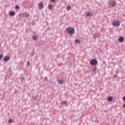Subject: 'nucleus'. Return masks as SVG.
Segmentation results:
<instances>
[{"instance_id": "obj_16", "label": "nucleus", "mask_w": 125, "mask_h": 125, "mask_svg": "<svg viewBox=\"0 0 125 125\" xmlns=\"http://www.w3.org/2000/svg\"><path fill=\"white\" fill-rule=\"evenodd\" d=\"M67 103V102L66 101H62V102L61 103V105H65Z\"/></svg>"}, {"instance_id": "obj_10", "label": "nucleus", "mask_w": 125, "mask_h": 125, "mask_svg": "<svg viewBox=\"0 0 125 125\" xmlns=\"http://www.w3.org/2000/svg\"><path fill=\"white\" fill-rule=\"evenodd\" d=\"M107 100L108 101H109V102H112V101H113V97L112 96L108 97Z\"/></svg>"}, {"instance_id": "obj_22", "label": "nucleus", "mask_w": 125, "mask_h": 125, "mask_svg": "<svg viewBox=\"0 0 125 125\" xmlns=\"http://www.w3.org/2000/svg\"><path fill=\"white\" fill-rule=\"evenodd\" d=\"M8 122L10 124H11V123H13V121H12V119H10L9 120Z\"/></svg>"}, {"instance_id": "obj_9", "label": "nucleus", "mask_w": 125, "mask_h": 125, "mask_svg": "<svg viewBox=\"0 0 125 125\" xmlns=\"http://www.w3.org/2000/svg\"><path fill=\"white\" fill-rule=\"evenodd\" d=\"M23 17H28V16H30V14L29 13L26 12L23 14Z\"/></svg>"}, {"instance_id": "obj_24", "label": "nucleus", "mask_w": 125, "mask_h": 125, "mask_svg": "<svg viewBox=\"0 0 125 125\" xmlns=\"http://www.w3.org/2000/svg\"><path fill=\"white\" fill-rule=\"evenodd\" d=\"M34 51L31 53V56H33V55H34Z\"/></svg>"}, {"instance_id": "obj_5", "label": "nucleus", "mask_w": 125, "mask_h": 125, "mask_svg": "<svg viewBox=\"0 0 125 125\" xmlns=\"http://www.w3.org/2000/svg\"><path fill=\"white\" fill-rule=\"evenodd\" d=\"M10 60V57L8 56H5L4 57L3 61L4 62H7V61H9Z\"/></svg>"}, {"instance_id": "obj_14", "label": "nucleus", "mask_w": 125, "mask_h": 125, "mask_svg": "<svg viewBox=\"0 0 125 125\" xmlns=\"http://www.w3.org/2000/svg\"><path fill=\"white\" fill-rule=\"evenodd\" d=\"M58 83L60 84H63L64 83V80H59Z\"/></svg>"}, {"instance_id": "obj_13", "label": "nucleus", "mask_w": 125, "mask_h": 125, "mask_svg": "<svg viewBox=\"0 0 125 125\" xmlns=\"http://www.w3.org/2000/svg\"><path fill=\"white\" fill-rule=\"evenodd\" d=\"M74 42L75 43H78V44H79V43H81V40H75V41H74Z\"/></svg>"}, {"instance_id": "obj_7", "label": "nucleus", "mask_w": 125, "mask_h": 125, "mask_svg": "<svg viewBox=\"0 0 125 125\" xmlns=\"http://www.w3.org/2000/svg\"><path fill=\"white\" fill-rule=\"evenodd\" d=\"M124 41H125V38H124V37H121L119 38V41L120 42H123Z\"/></svg>"}, {"instance_id": "obj_12", "label": "nucleus", "mask_w": 125, "mask_h": 125, "mask_svg": "<svg viewBox=\"0 0 125 125\" xmlns=\"http://www.w3.org/2000/svg\"><path fill=\"white\" fill-rule=\"evenodd\" d=\"M32 40H33V41H37V40H38V37L37 35H35L32 37Z\"/></svg>"}, {"instance_id": "obj_11", "label": "nucleus", "mask_w": 125, "mask_h": 125, "mask_svg": "<svg viewBox=\"0 0 125 125\" xmlns=\"http://www.w3.org/2000/svg\"><path fill=\"white\" fill-rule=\"evenodd\" d=\"M110 4L112 7H114L116 4H117V3L115 2V1H114L113 2H111Z\"/></svg>"}, {"instance_id": "obj_1", "label": "nucleus", "mask_w": 125, "mask_h": 125, "mask_svg": "<svg viewBox=\"0 0 125 125\" xmlns=\"http://www.w3.org/2000/svg\"><path fill=\"white\" fill-rule=\"evenodd\" d=\"M66 32L69 35H74L75 34V28L72 27H68L66 28Z\"/></svg>"}, {"instance_id": "obj_23", "label": "nucleus", "mask_w": 125, "mask_h": 125, "mask_svg": "<svg viewBox=\"0 0 125 125\" xmlns=\"http://www.w3.org/2000/svg\"><path fill=\"white\" fill-rule=\"evenodd\" d=\"M32 98L34 100H36V99H37V97L33 96Z\"/></svg>"}, {"instance_id": "obj_29", "label": "nucleus", "mask_w": 125, "mask_h": 125, "mask_svg": "<svg viewBox=\"0 0 125 125\" xmlns=\"http://www.w3.org/2000/svg\"><path fill=\"white\" fill-rule=\"evenodd\" d=\"M123 100H124V101H125V96H124V97H123Z\"/></svg>"}, {"instance_id": "obj_28", "label": "nucleus", "mask_w": 125, "mask_h": 125, "mask_svg": "<svg viewBox=\"0 0 125 125\" xmlns=\"http://www.w3.org/2000/svg\"><path fill=\"white\" fill-rule=\"evenodd\" d=\"M24 79H25V78H24L23 77H22V78H21V81H23V80H24Z\"/></svg>"}, {"instance_id": "obj_3", "label": "nucleus", "mask_w": 125, "mask_h": 125, "mask_svg": "<svg viewBox=\"0 0 125 125\" xmlns=\"http://www.w3.org/2000/svg\"><path fill=\"white\" fill-rule=\"evenodd\" d=\"M121 23L119 21H114L112 22V25L114 27H119V26L120 25Z\"/></svg>"}, {"instance_id": "obj_8", "label": "nucleus", "mask_w": 125, "mask_h": 125, "mask_svg": "<svg viewBox=\"0 0 125 125\" xmlns=\"http://www.w3.org/2000/svg\"><path fill=\"white\" fill-rule=\"evenodd\" d=\"M9 14L11 16H14V15H15V11L9 12Z\"/></svg>"}, {"instance_id": "obj_17", "label": "nucleus", "mask_w": 125, "mask_h": 125, "mask_svg": "<svg viewBox=\"0 0 125 125\" xmlns=\"http://www.w3.org/2000/svg\"><path fill=\"white\" fill-rule=\"evenodd\" d=\"M52 7H53V6L52 5L49 4V5H48L49 9H52Z\"/></svg>"}, {"instance_id": "obj_27", "label": "nucleus", "mask_w": 125, "mask_h": 125, "mask_svg": "<svg viewBox=\"0 0 125 125\" xmlns=\"http://www.w3.org/2000/svg\"><path fill=\"white\" fill-rule=\"evenodd\" d=\"M56 0H51V2H54Z\"/></svg>"}, {"instance_id": "obj_2", "label": "nucleus", "mask_w": 125, "mask_h": 125, "mask_svg": "<svg viewBox=\"0 0 125 125\" xmlns=\"http://www.w3.org/2000/svg\"><path fill=\"white\" fill-rule=\"evenodd\" d=\"M98 63V62L96 59H92L90 61V65H91L92 66H96Z\"/></svg>"}, {"instance_id": "obj_4", "label": "nucleus", "mask_w": 125, "mask_h": 125, "mask_svg": "<svg viewBox=\"0 0 125 125\" xmlns=\"http://www.w3.org/2000/svg\"><path fill=\"white\" fill-rule=\"evenodd\" d=\"M38 9H39V10H41V9H42V8H43V3L42 2H40L39 4H38Z\"/></svg>"}, {"instance_id": "obj_21", "label": "nucleus", "mask_w": 125, "mask_h": 125, "mask_svg": "<svg viewBox=\"0 0 125 125\" xmlns=\"http://www.w3.org/2000/svg\"><path fill=\"white\" fill-rule=\"evenodd\" d=\"M19 5H16V6H15V9H19Z\"/></svg>"}, {"instance_id": "obj_18", "label": "nucleus", "mask_w": 125, "mask_h": 125, "mask_svg": "<svg viewBox=\"0 0 125 125\" xmlns=\"http://www.w3.org/2000/svg\"><path fill=\"white\" fill-rule=\"evenodd\" d=\"M86 16L88 17H91V14L90 13H87L86 14Z\"/></svg>"}, {"instance_id": "obj_15", "label": "nucleus", "mask_w": 125, "mask_h": 125, "mask_svg": "<svg viewBox=\"0 0 125 125\" xmlns=\"http://www.w3.org/2000/svg\"><path fill=\"white\" fill-rule=\"evenodd\" d=\"M93 72H96V70H97V67L96 66H94L92 68Z\"/></svg>"}, {"instance_id": "obj_20", "label": "nucleus", "mask_w": 125, "mask_h": 125, "mask_svg": "<svg viewBox=\"0 0 125 125\" xmlns=\"http://www.w3.org/2000/svg\"><path fill=\"white\" fill-rule=\"evenodd\" d=\"M3 57V54L0 55V60Z\"/></svg>"}, {"instance_id": "obj_26", "label": "nucleus", "mask_w": 125, "mask_h": 125, "mask_svg": "<svg viewBox=\"0 0 125 125\" xmlns=\"http://www.w3.org/2000/svg\"><path fill=\"white\" fill-rule=\"evenodd\" d=\"M113 77H114V78H117V74L114 75H113Z\"/></svg>"}, {"instance_id": "obj_25", "label": "nucleus", "mask_w": 125, "mask_h": 125, "mask_svg": "<svg viewBox=\"0 0 125 125\" xmlns=\"http://www.w3.org/2000/svg\"><path fill=\"white\" fill-rule=\"evenodd\" d=\"M27 66H30V62H27Z\"/></svg>"}, {"instance_id": "obj_6", "label": "nucleus", "mask_w": 125, "mask_h": 125, "mask_svg": "<svg viewBox=\"0 0 125 125\" xmlns=\"http://www.w3.org/2000/svg\"><path fill=\"white\" fill-rule=\"evenodd\" d=\"M100 37V34L99 33H96L95 35H93L94 39H97V38Z\"/></svg>"}, {"instance_id": "obj_19", "label": "nucleus", "mask_w": 125, "mask_h": 125, "mask_svg": "<svg viewBox=\"0 0 125 125\" xmlns=\"http://www.w3.org/2000/svg\"><path fill=\"white\" fill-rule=\"evenodd\" d=\"M66 9H67L68 10H70V9H71V7L70 6H68L66 7Z\"/></svg>"}]
</instances>
